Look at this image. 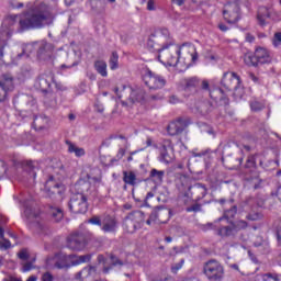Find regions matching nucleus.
I'll return each instance as SVG.
<instances>
[{
    "mask_svg": "<svg viewBox=\"0 0 281 281\" xmlns=\"http://www.w3.org/2000/svg\"><path fill=\"white\" fill-rule=\"evenodd\" d=\"M250 109L251 111H262V109H265V104L259 102L258 100H252L250 101Z\"/></svg>",
    "mask_w": 281,
    "mask_h": 281,
    "instance_id": "nucleus-39",
    "label": "nucleus"
},
{
    "mask_svg": "<svg viewBox=\"0 0 281 281\" xmlns=\"http://www.w3.org/2000/svg\"><path fill=\"white\" fill-rule=\"evenodd\" d=\"M183 265H186V259H181L180 262L172 265L171 266V271L173 273H177L180 269L183 268Z\"/></svg>",
    "mask_w": 281,
    "mask_h": 281,
    "instance_id": "nucleus-43",
    "label": "nucleus"
},
{
    "mask_svg": "<svg viewBox=\"0 0 281 281\" xmlns=\"http://www.w3.org/2000/svg\"><path fill=\"white\" fill-rule=\"evenodd\" d=\"M89 260H91V255H81L77 257L75 265H82L89 262Z\"/></svg>",
    "mask_w": 281,
    "mask_h": 281,
    "instance_id": "nucleus-42",
    "label": "nucleus"
},
{
    "mask_svg": "<svg viewBox=\"0 0 281 281\" xmlns=\"http://www.w3.org/2000/svg\"><path fill=\"white\" fill-rule=\"evenodd\" d=\"M277 236H278V240H279V243L281 245V227L278 229Z\"/></svg>",
    "mask_w": 281,
    "mask_h": 281,
    "instance_id": "nucleus-62",
    "label": "nucleus"
},
{
    "mask_svg": "<svg viewBox=\"0 0 281 281\" xmlns=\"http://www.w3.org/2000/svg\"><path fill=\"white\" fill-rule=\"evenodd\" d=\"M142 225H144V213L140 211L130 213L123 221V229L127 234H135L137 229H142Z\"/></svg>",
    "mask_w": 281,
    "mask_h": 281,
    "instance_id": "nucleus-7",
    "label": "nucleus"
},
{
    "mask_svg": "<svg viewBox=\"0 0 281 281\" xmlns=\"http://www.w3.org/2000/svg\"><path fill=\"white\" fill-rule=\"evenodd\" d=\"M182 85L186 91H192V89H196V87H199V78L191 77V78L184 79L182 81Z\"/></svg>",
    "mask_w": 281,
    "mask_h": 281,
    "instance_id": "nucleus-25",
    "label": "nucleus"
},
{
    "mask_svg": "<svg viewBox=\"0 0 281 281\" xmlns=\"http://www.w3.org/2000/svg\"><path fill=\"white\" fill-rule=\"evenodd\" d=\"M55 257L57 258V269H65V267H68L69 258H71V256H67L63 251L55 254Z\"/></svg>",
    "mask_w": 281,
    "mask_h": 281,
    "instance_id": "nucleus-23",
    "label": "nucleus"
},
{
    "mask_svg": "<svg viewBox=\"0 0 281 281\" xmlns=\"http://www.w3.org/2000/svg\"><path fill=\"white\" fill-rule=\"evenodd\" d=\"M201 87L204 91H210V81L207 80H202Z\"/></svg>",
    "mask_w": 281,
    "mask_h": 281,
    "instance_id": "nucleus-54",
    "label": "nucleus"
},
{
    "mask_svg": "<svg viewBox=\"0 0 281 281\" xmlns=\"http://www.w3.org/2000/svg\"><path fill=\"white\" fill-rule=\"evenodd\" d=\"M124 155H126V149L120 148V149H119L117 157L122 158Z\"/></svg>",
    "mask_w": 281,
    "mask_h": 281,
    "instance_id": "nucleus-61",
    "label": "nucleus"
},
{
    "mask_svg": "<svg viewBox=\"0 0 281 281\" xmlns=\"http://www.w3.org/2000/svg\"><path fill=\"white\" fill-rule=\"evenodd\" d=\"M18 258H20V260H30V252L27 249H22L18 252Z\"/></svg>",
    "mask_w": 281,
    "mask_h": 281,
    "instance_id": "nucleus-44",
    "label": "nucleus"
},
{
    "mask_svg": "<svg viewBox=\"0 0 281 281\" xmlns=\"http://www.w3.org/2000/svg\"><path fill=\"white\" fill-rule=\"evenodd\" d=\"M248 221H260L262 218V214L260 213H250L246 216Z\"/></svg>",
    "mask_w": 281,
    "mask_h": 281,
    "instance_id": "nucleus-47",
    "label": "nucleus"
},
{
    "mask_svg": "<svg viewBox=\"0 0 281 281\" xmlns=\"http://www.w3.org/2000/svg\"><path fill=\"white\" fill-rule=\"evenodd\" d=\"M147 10L149 12H155V10H157V7L155 5V0L147 1Z\"/></svg>",
    "mask_w": 281,
    "mask_h": 281,
    "instance_id": "nucleus-49",
    "label": "nucleus"
},
{
    "mask_svg": "<svg viewBox=\"0 0 281 281\" xmlns=\"http://www.w3.org/2000/svg\"><path fill=\"white\" fill-rule=\"evenodd\" d=\"M189 191L191 194H194L198 200L204 199V196L207 194V189L201 183L193 184L191 188H189Z\"/></svg>",
    "mask_w": 281,
    "mask_h": 281,
    "instance_id": "nucleus-22",
    "label": "nucleus"
},
{
    "mask_svg": "<svg viewBox=\"0 0 281 281\" xmlns=\"http://www.w3.org/2000/svg\"><path fill=\"white\" fill-rule=\"evenodd\" d=\"M38 43H33V44H26L23 47V54L25 56H30V54L34 53L35 49H37Z\"/></svg>",
    "mask_w": 281,
    "mask_h": 281,
    "instance_id": "nucleus-36",
    "label": "nucleus"
},
{
    "mask_svg": "<svg viewBox=\"0 0 281 281\" xmlns=\"http://www.w3.org/2000/svg\"><path fill=\"white\" fill-rule=\"evenodd\" d=\"M42 281H54V277L52 276V273L46 272L42 276Z\"/></svg>",
    "mask_w": 281,
    "mask_h": 281,
    "instance_id": "nucleus-53",
    "label": "nucleus"
},
{
    "mask_svg": "<svg viewBox=\"0 0 281 281\" xmlns=\"http://www.w3.org/2000/svg\"><path fill=\"white\" fill-rule=\"evenodd\" d=\"M50 214L53 218H55L56 223H59V221H63L64 214L61 209L54 207L52 209Z\"/></svg>",
    "mask_w": 281,
    "mask_h": 281,
    "instance_id": "nucleus-37",
    "label": "nucleus"
},
{
    "mask_svg": "<svg viewBox=\"0 0 281 281\" xmlns=\"http://www.w3.org/2000/svg\"><path fill=\"white\" fill-rule=\"evenodd\" d=\"M218 29L221 30V32H227L229 29L227 27V25L225 24H218Z\"/></svg>",
    "mask_w": 281,
    "mask_h": 281,
    "instance_id": "nucleus-59",
    "label": "nucleus"
},
{
    "mask_svg": "<svg viewBox=\"0 0 281 281\" xmlns=\"http://www.w3.org/2000/svg\"><path fill=\"white\" fill-rule=\"evenodd\" d=\"M78 65V63H72L71 65H65V64H63L61 66H60V69H71V67H76Z\"/></svg>",
    "mask_w": 281,
    "mask_h": 281,
    "instance_id": "nucleus-57",
    "label": "nucleus"
},
{
    "mask_svg": "<svg viewBox=\"0 0 281 281\" xmlns=\"http://www.w3.org/2000/svg\"><path fill=\"white\" fill-rule=\"evenodd\" d=\"M11 25L19 23L21 30H34L52 25L54 23V13L52 8L45 3H40L32 11L22 15H11L9 18Z\"/></svg>",
    "mask_w": 281,
    "mask_h": 281,
    "instance_id": "nucleus-1",
    "label": "nucleus"
},
{
    "mask_svg": "<svg viewBox=\"0 0 281 281\" xmlns=\"http://www.w3.org/2000/svg\"><path fill=\"white\" fill-rule=\"evenodd\" d=\"M48 123L49 119L45 116H37L34 119L33 126H35L37 131H43V128H45Z\"/></svg>",
    "mask_w": 281,
    "mask_h": 281,
    "instance_id": "nucleus-30",
    "label": "nucleus"
},
{
    "mask_svg": "<svg viewBox=\"0 0 281 281\" xmlns=\"http://www.w3.org/2000/svg\"><path fill=\"white\" fill-rule=\"evenodd\" d=\"M94 69L103 78H106V76H109V72L106 71V61H104V60L94 61Z\"/></svg>",
    "mask_w": 281,
    "mask_h": 281,
    "instance_id": "nucleus-28",
    "label": "nucleus"
},
{
    "mask_svg": "<svg viewBox=\"0 0 281 281\" xmlns=\"http://www.w3.org/2000/svg\"><path fill=\"white\" fill-rule=\"evenodd\" d=\"M158 59L162 65L177 67L179 65V46L175 45V40L171 38V45H166L158 53Z\"/></svg>",
    "mask_w": 281,
    "mask_h": 281,
    "instance_id": "nucleus-4",
    "label": "nucleus"
},
{
    "mask_svg": "<svg viewBox=\"0 0 281 281\" xmlns=\"http://www.w3.org/2000/svg\"><path fill=\"white\" fill-rule=\"evenodd\" d=\"M123 181L127 186H135L137 182V176L133 171H124L123 172Z\"/></svg>",
    "mask_w": 281,
    "mask_h": 281,
    "instance_id": "nucleus-29",
    "label": "nucleus"
},
{
    "mask_svg": "<svg viewBox=\"0 0 281 281\" xmlns=\"http://www.w3.org/2000/svg\"><path fill=\"white\" fill-rule=\"evenodd\" d=\"M69 210L72 214H86L89 205L87 204V196L83 193H76L70 198Z\"/></svg>",
    "mask_w": 281,
    "mask_h": 281,
    "instance_id": "nucleus-9",
    "label": "nucleus"
},
{
    "mask_svg": "<svg viewBox=\"0 0 281 281\" xmlns=\"http://www.w3.org/2000/svg\"><path fill=\"white\" fill-rule=\"evenodd\" d=\"M101 229L104 234H115L117 232V218L114 216H105L101 224Z\"/></svg>",
    "mask_w": 281,
    "mask_h": 281,
    "instance_id": "nucleus-17",
    "label": "nucleus"
},
{
    "mask_svg": "<svg viewBox=\"0 0 281 281\" xmlns=\"http://www.w3.org/2000/svg\"><path fill=\"white\" fill-rule=\"evenodd\" d=\"M38 278L36 276H31L26 281H36Z\"/></svg>",
    "mask_w": 281,
    "mask_h": 281,
    "instance_id": "nucleus-64",
    "label": "nucleus"
},
{
    "mask_svg": "<svg viewBox=\"0 0 281 281\" xmlns=\"http://www.w3.org/2000/svg\"><path fill=\"white\" fill-rule=\"evenodd\" d=\"M111 262L112 265L115 267L116 265H122V261H120L117 258L115 257H111Z\"/></svg>",
    "mask_w": 281,
    "mask_h": 281,
    "instance_id": "nucleus-58",
    "label": "nucleus"
},
{
    "mask_svg": "<svg viewBox=\"0 0 281 281\" xmlns=\"http://www.w3.org/2000/svg\"><path fill=\"white\" fill-rule=\"evenodd\" d=\"M203 273L209 281H223L225 278V268L218 260L211 259L204 263Z\"/></svg>",
    "mask_w": 281,
    "mask_h": 281,
    "instance_id": "nucleus-5",
    "label": "nucleus"
},
{
    "mask_svg": "<svg viewBox=\"0 0 281 281\" xmlns=\"http://www.w3.org/2000/svg\"><path fill=\"white\" fill-rule=\"evenodd\" d=\"M66 144L68 146V153H74L76 157H85L86 155L85 148L78 147L69 140H67Z\"/></svg>",
    "mask_w": 281,
    "mask_h": 281,
    "instance_id": "nucleus-27",
    "label": "nucleus"
},
{
    "mask_svg": "<svg viewBox=\"0 0 281 281\" xmlns=\"http://www.w3.org/2000/svg\"><path fill=\"white\" fill-rule=\"evenodd\" d=\"M166 45H172V36H170V31L167 29L151 34L147 40V48L150 52H157L159 54Z\"/></svg>",
    "mask_w": 281,
    "mask_h": 281,
    "instance_id": "nucleus-3",
    "label": "nucleus"
},
{
    "mask_svg": "<svg viewBox=\"0 0 281 281\" xmlns=\"http://www.w3.org/2000/svg\"><path fill=\"white\" fill-rule=\"evenodd\" d=\"M186 128H188V122L183 119H178L168 125L167 131L170 135L175 136L181 135Z\"/></svg>",
    "mask_w": 281,
    "mask_h": 281,
    "instance_id": "nucleus-16",
    "label": "nucleus"
},
{
    "mask_svg": "<svg viewBox=\"0 0 281 281\" xmlns=\"http://www.w3.org/2000/svg\"><path fill=\"white\" fill-rule=\"evenodd\" d=\"M202 229H203L204 232H207V229H214V224H213V223H207V224H205V225L202 227Z\"/></svg>",
    "mask_w": 281,
    "mask_h": 281,
    "instance_id": "nucleus-56",
    "label": "nucleus"
},
{
    "mask_svg": "<svg viewBox=\"0 0 281 281\" xmlns=\"http://www.w3.org/2000/svg\"><path fill=\"white\" fill-rule=\"evenodd\" d=\"M178 58L182 60L184 65H190V63H196L199 60V53H196V47L192 44H182L178 46Z\"/></svg>",
    "mask_w": 281,
    "mask_h": 281,
    "instance_id": "nucleus-8",
    "label": "nucleus"
},
{
    "mask_svg": "<svg viewBox=\"0 0 281 281\" xmlns=\"http://www.w3.org/2000/svg\"><path fill=\"white\" fill-rule=\"evenodd\" d=\"M37 56L38 58H45V56H52L54 47L47 42L37 43Z\"/></svg>",
    "mask_w": 281,
    "mask_h": 281,
    "instance_id": "nucleus-20",
    "label": "nucleus"
},
{
    "mask_svg": "<svg viewBox=\"0 0 281 281\" xmlns=\"http://www.w3.org/2000/svg\"><path fill=\"white\" fill-rule=\"evenodd\" d=\"M24 216L33 229L45 232V222L41 217V211L34 207L32 200H24Z\"/></svg>",
    "mask_w": 281,
    "mask_h": 281,
    "instance_id": "nucleus-2",
    "label": "nucleus"
},
{
    "mask_svg": "<svg viewBox=\"0 0 281 281\" xmlns=\"http://www.w3.org/2000/svg\"><path fill=\"white\" fill-rule=\"evenodd\" d=\"M221 85L226 91H235L234 95H236V98L243 97V89H240V76H238L236 72H224Z\"/></svg>",
    "mask_w": 281,
    "mask_h": 281,
    "instance_id": "nucleus-6",
    "label": "nucleus"
},
{
    "mask_svg": "<svg viewBox=\"0 0 281 281\" xmlns=\"http://www.w3.org/2000/svg\"><path fill=\"white\" fill-rule=\"evenodd\" d=\"M67 247L72 251H81V249H85V236L78 233L70 235L67 240Z\"/></svg>",
    "mask_w": 281,
    "mask_h": 281,
    "instance_id": "nucleus-15",
    "label": "nucleus"
},
{
    "mask_svg": "<svg viewBox=\"0 0 281 281\" xmlns=\"http://www.w3.org/2000/svg\"><path fill=\"white\" fill-rule=\"evenodd\" d=\"M143 80L149 89H164L166 87V79L150 70H146Z\"/></svg>",
    "mask_w": 281,
    "mask_h": 281,
    "instance_id": "nucleus-10",
    "label": "nucleus"
},
{
    "mask_svg": "<svg viewBox=\"0 0 281 281\" xmlns=\"http://www.w3.org/2000/svg\"><path fill=\"white\" fill-rule=\"evenodd\" d=\"M151 221H158V223H167L170 221V210L166 207H157L150 214Z\"/></svg>",
    "mask_w": 281,
    "mask_h": 281,
    "instance_id": "nucleus-18",
    "label": "nucleus"
},
{
    "mask_svg": "<svg viewBox=\"0 0 281 281\" xmlns=\"http://www.w3.org/2000/svg\"><path fill=\"white\" fill-rule=\"evenodd\" d=\"M32 269H34V266L32 265V262H26L22 267L23 273H27V271H32Z\"/></svg>",
    "mask_w": 281,
    "mask_h": 281,
    "instance_id": "nucleus-50",
    "label": "nucleus"
},
{
    "mask_svg": "<svg viewBox=\"0 0 281 281\" xmlns=\"http://www.w3.org/2000/svg\"><path fill=\"white\" fill-rule=\"evenodd\" d=\"M249 78H250V80H252V82H260L258 77H256V75H254V74H249Z\"/></svg>",
    "mask_w": 281,
    "mask_h": 281,
    "instance_id": "nucleus-60",
    "label": "nucleus"
},
{
    "mask_svg": "<svg viewBox=\"0 0 281 281\" xmlns=\"http://www.w3.org/2000/svg\"><path fill=\"white\" fill-rule=\"evenodd\" d=\"M271 18V11H269L266 7H261L258 11L257 19L260 25H265L267 19Z\"/></svg>",
    "mask_w": 281,
    "mask_h": 281,
    "instance_id": "nucleus-24",
    "label": "nucleus"
},
{
    "mask_svg": "<svg viewBox=\"0 0 281 281\" xmlns=\"http://www.w3.org/2000/svg\"><path fill=\"white\" fill-rule=\"evenodd\" d=\"M261 281H280V274L267 272L261 274Z\"/></svg>",
    "mask_w": 281,
    "mask_h": 281,
    "instance_id": "nucleus-35",
    "label": "nucleus"
},
{
    "mask_svg": "<svg viewBox=\"0 0 281 281\" xmlns=\"http://www.w3.org/2000/svg\"><path fill=\"white\" fill-rule=\"evenodd\" d=\"M36 86L38 89H41V91L47 93L49 87H52V83L47 80V78H45V76H42L37 79Z\"/></svg>",
    "mask_w": 281,
    "mask_h": 281,
    "instance_id": "nucleus-31",
    "label": "nucleus"
},
{
    "mask_svg": "<svg viewBox=\"0 0 281 281\" xmlns=\"http://www.w3.org/2000/svg\"><path fill=\"white\" fill-rule=\"evenodd\" d=\"M272 45L273 47H277V48L281 47V32L274 33L272 37Z\"/></svg>",
    "mask_w": 281,
    "mask_h": 281,
    "instance_id": "nucleus-41",
    "label": "nucleus"
},
{
    "mask_svg": "<svg viewBox=\"0 0 281 281\" xmlns=\"http://www.w3.org/2000/svg\"><path fill=\"white\" fill-rule=\"evenodd\" d=\"M240 229H247V223L243 220L235 222L231 226H223L217 231L218 236H234V234H238Z\"/></svg>",
    "mask_w": 281,
    "mask_h": 281,
    "instance_id": "nucleus-14",
    "label": "nucleus"
},
{
    "mask_svg": "<svg viewBox=\"0 0 281 281\" xmlns=\"http://www.w3.org/2000/svg\"><path fill=\"white\" fill-rule=\"evenodd\" d=\"M123 207H124L125 210H133V205H132V204H128V203L124 204Z\"/></svg>",
    "mask_w": 281,
    "mask_h": 281,
    "instance_id": "nucleus-63",
    "label": "nucleus"
},
{
    "mask_svg": "<svg viewBox=\"0 0 281 281\" xmlns=\"http://www.w3.org/2000/svg\"><path fill=\"white\" fill-rule=\"evenodd\" d=\"M246 168H256V157L249 156L247 158Z\"/></svg>",
    "mask_w": 281,
    "mask_h": 281,
    "instance_id": "nucleus-46",
    "label": "nucleus"
},
{
    "mask_svg": "<svg viewBox=\"0 0 281 281\" xmlns=\"http://www.w3.org/2000/svg\"><path fill=\"white\" fill-rule=\"evenodd\" d=\"M46 267L48 269H58V261H57L56 255H54L53 257L47 258Z\"/></svg>",
    "mask_w": 281,
    "mask_h": 281,
    "instance_id": "nucleus-38",
    "label": "nucleus"
},
{
    "mask_svg": "<svg viewBox=\"0 0 281 281\" xmlns=\"http://www.w3.org/2000/svg\"><path fill=\"white\" fill-rule=\"evenodd\" d=\"M187 212H201V204H193L187 207Z\"/></svg>",
    "mask_w": 281,
    "mask_h": 281,
    "instance_id": "nucleus-51",
    "label": "nucleus"
},
{
    "mask_svg": "<svg viewBox=\"0 0 281 281\" xmlns=\"http://www.w3.org/2000/svg\"><path fill=\"white\" fill-rule=\"evenodd\" d=\"M223 15L227 23H238L240 20V7L238 2H228L224 5Z\"/></svg>",
    "mask_w": 281,
    "mask_h": 281,
    "instance_id": "nucleus-11",
    "label": "nucleus"
},
{
    "mask_svg": "<svg viewBox=\"0 0 281 281\" xmlns=\"http://www.w3.org/2000/svg\"><path fill=\"white\" fill-rule=\"evenodd\" d=\"M109 65L112 71H115V69L120 68V55H117L116 52H113L110 56Z\"/></svg>",
    "mask_w": 281,
    "mask_h": 281,
    "instance_id": "nucleus-33",
    "label": "nucleus"
},
{
    "mask_svg": "<svg viewBox=\"0 0 281 281\" xmlns=\"http://www.w3.org/2000/svg\"><path fill=\"white\" fill-rule=\"evenodd\" d=\"M88 223L91 225H99V227H102V220H100L99 216H93L90 220H88Z\"/></svg>",
    "mask_w": 281,
    "mask_h": 281,
    "instance_id": "nucleus-48",
    "label": "nucleus"
},
{
    "mask_svg": "<svg viewBox=\"0 0 281 281\" xmlns=\"http://www.w3.org/2000/svg\"><path fill=\"white\" fill-rule=\"evenodd\" d=\"M5 175H8V167L4 161L0 160V179H3Z\"/></svg>",
    "mask_w": 281,
    "mask_h": 281,
    "instance_id": "nucleus-45",
    "label": "nucleus"
},
{
    "mask_svg": "<svg viewBox=\"0 0 281 281\" xmlns=\"http://www.w3.org/2000/svg\"><path fill=\"white\" fill-rule=\"evenodd\" d=\"M166 176V171L151 169L149 172V177L156 181V183H161L164 181V177Z\"/></svg>",
    "mask_w": 281,
    "mask_h": 281,
    "instance_id": "nucleus-32",
    "label": "nucleus"
},
{
    "mask_svg": "<svg viewBox=\"0 0 281 281\" xmlns=\"http://www.w3.org/2000/svg\"><path fill=\"white\" fill-rule=\"evenodd\" d=\"M0 237L2 238V241H0V247H3V249H10L12 247V244L10 240L3 238V228L0 227Z\"/></svg>",
    "mask_w": 281,
    "mask_h": 281,
    "instance_id": "nucleus-40",
    "label": "nucleus"
},
{
    "mask_svg": "<svg viewBox=\"0 0 281 281\" xmlns=\"http://www.w3.org/2000/svg\"><path fill=\"white\" fill-rule=\"evenodd\" d=\"M244 63H245V65H248V67H256V65H258L256 55L254 56V54H251V53H246L244 55Z\"/></svg>",
    "mask_w": 281,
    "mask_h": 281,
    "instance_id": "nucleus-34",
    "label": "nucleus"
},
{
    "mask_svg": "<svg viewBox=\"0 0 281 281\" xmlns=\"http://www.w3.org/2000/svg\"><path fill=\"white\" fill-rule=\"evenodd\" d=\"M26 168L31 170V176L35 178L36 177V171H34V162L27 161L26 162Z\"/></svg>",
    "mask_w": 281,
    "mask_h": 281,
    "instance_id": "nucleus-52",
    "label": "nucleus"
},
{
    "mask_svg": "<svg viewBox=\"0 0 281 281\" xmlns=\"http://www.w3.org/2000/svg\"><path fill=\"white\" fill-rule=\"evenodd\" d=\"M159 160L162 164H172L175 161V145H172V140L165 139L162 142Z\"/></svg>",
    "mask_w": 281,
    "mask_h": 281,
    "instance_id": "nucleus-12",
    "label": "nucleus"
},
{
    "mask_svg": "<svg viewBox=\"0 0 281 281\" xmlns=\"http://www.w3.org/2000/svg\"><path fill=\"white\" fill-rule=\"evenodd\" d=\"M44 191L46 196H52V194H63V192H65V184L56 181V179L50 176L45 183Z\"/></svg>",
    "mask_w": 281,
    "mask_h": 281,
    "instance_id": "nucleus-13",
    "label": "nucleus"
},
{
    "mask_svg": "<svg viewBox=\"0 0 281 281\" xmlns=\"http://www.w3.org/2000/svg\"><path fill=\"white\" fill-rule=\"evenodd\" d=\"M12 89H14L12 79H5L0 83V102H3L8 98V91H12Z\"/></svg>",
    "mask_w": 281,
    "mask_h": 281,
    "instance_id": "nucleus-21",
    "label": "nucleus"
},
{
    "mask_svg": "<svg viewBox=\"0 0 281 281\" xmlns=\"http://www.w3.org/2000/svg\"><path fill=\"white\" fill-rule=\"evenodd\" d=\"M127 91H131L130 102L135 103L142 102V100H144V91H142V89L131 90L130 88Z\"/></svg>",
    "mask_w": 281,
    "mask_h": 281,
    "instance_id": "nucleus-26",
    "label": "nucleus"
},
{
    "mask_svg": "<svg viewBox=\"0 0 281 281\" xmlns=\"http://www.w3.org/2000/svg\"><path fill=\"white\" fill-rule=\"evenodd\" d=\"M169 102H170V104H179L180 100L177 95H171L169 98Z\"/></svg>",
    "mask_w": 281,
    "mask_h": 281,
    "instance_id": "nucleus-55",
    "label": "nucleus"
},
{
    "mask_svg": "<svg viewBox=\"0 0 281 281\" xmlns=\"http://www.w3.org/2000/svg\"><path fill=\"white\" fill-rule=\"evenodd\" d=\"M255 58L257 60V65H267L271 63V55L267 48L259 47L255 50Z\"/></svg>",
    "mask_w": 281,
    "mask_h": 281,
    "instance_id": "nucleus-19",
    "label": "nucleus"
}]
</instances>
